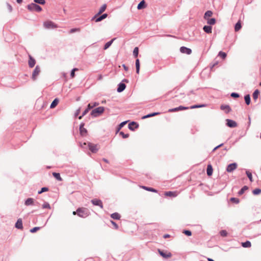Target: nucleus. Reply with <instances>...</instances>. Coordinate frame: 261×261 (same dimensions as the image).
<instances>
[{
  "mask_svg": "<svg viewBox=\"0 0 261 261\" xmlns=\"http://www.w3.org/2000/svg\"><path fill=\"white\" fill-rule=\"evenodd\" d=\"M230 201L232 202H234L235 203H239V199L238 198H234V197H232L230 198Z\"/></svg>",
  "mask_w": 261,
  "mask_h": 261,
  "instance_id": "49",
  "label": "nucleus"
},
{
  "mask_svg": "<svg viewBox=\"0 0 261 261\" xmlns=\"http://www.w3.org/2000/svg\"><path fill=\"white\" fill-rule=\"evenodd\" d=\"M97 15H95L94 17H93V18L92 19V20H94L96 22L100 21L102 20L105 19L108 16V15L106 13L103 14L102 15H101L100 16H99L98 17H96Z\"/></svg>",
  "mask_w": 261,
  "mask_h": 261,
  "instance_id": "10",
  "label": "nucleus"
},
{
  "mask_svg": "<svg viewBox=\"0 0 261 261\" xmlns=\"http://www.w3.org/2000/svg\"><path fill=\"white\" fill-rule=\"evenodd\" d=\"M59 103V100L57 98H55L51 102L50 108L51 109L54 108Z\"/></svg>",
  "mask_w": 261,
  "mask_h": 261,
  "instance_id": "26",
  "label": "nucleus"
},
{
  "mask_svg": "<svg viewBox=\"0 0 261 261\" xmlns=\"http://www.w3.org/2000/svg\"><path fill=\"white\" fill-rule=\"evenodd\" d=\"M220 233L221 236L222 237H226L227 234V231L225 230H221L220 231Z\"/></svg>",
  "mask_w": 261,
  "mask_h": 261,
  "instance_id": "53",
  "label": "nucleus"
},
{
  "mask_svg": "<svg viewBox=\"0 0 261 261\" xmlns=\"http://www.w3.org/2000/svg\"><path fill=\"white\" fill-rule=\"evenodd\" d=\"M259 94V91L258 89H256L254 91L253 93V98L255 100L257 99Z\"/></svg>",
  "mask_w": 261,
  "mask_h": 261,
  "instance_id": "31",
  "label": "nucleus"
},
{
  "mask_svg": "<svg viewBox=\"0 0 261 261\" xmlns=\"http://www.w3.org/2000/svg\"><path fill=\"white\" fill-rule=\"evenodd\" d=\"M40 72V68L38 65H37L34 69L33 73L32 78L33 80L35 81L36 80L37 76L39 74Z\"/></svg>",
  "mask_w": 261,
  "mask_h": 261,
  "instance_id": "6",
  "label": "nucleus"
},
{
  "mask_svg": "<svg viewBox=\"0 0 261 261\" xmlns=\"http://www.w3.org/2000/svg\"><path fill=\"white\" fill-rule=\"evenodd\" d=\"M123 67L125 70H128V67L126 66L124 64L123 65Z\"/></svg>",
  "mask_w": 261,
  "mask_h": 261,
  "instance_id": "61",
  "label": "nucleus"
},
{
  "mask_svg": "<svg viewBox=\"0 0 261 261\" xmlns=\"http://www.w3.org/2000/svg\"><path fill=\"white\" fill-rule=\"evenodd\" d=\"M145 2L144 1H142L138 5L137 8L138 9L140 10L142 9L143 8L145 7Z\"/></svg>",
  "mask_w": 261,
  "mask_h": 261,
  "instance_id": "39",
  "label": "nucleus"
},
{
  "mask_svg": "<svg viewBox=\"0 0 261 261\" xmlns=\"http://www.w3.org/2000/svg\"><path fill=\"white\" fill-rule=\"evenodd\" d=\"M204 107V105H193L192 106H191L190 108L191 109H195V108H201V107Z\"/></svg>",
  "mask_w": 261,
  "mask_h": 261,
  "instance_id": "51",
  "label": "nucleus"
},
{
  "mask_svg": "<svg viewBox=\"0 0 261 261\" xmlns=\"http://www.w3.org/2000/svg\"><path fill=\"white\" fill-rule=\"evenodd\" d=\"M48 191V188H47V187H43V188H41L40 191H39L38 192V193L39 194H40L42 193L43 192H46V191Z\"/></svg>",
  "mask_w": 261,
  "mask_h": 261,
  "instance_id": "46",
  "label": "nucleus"
},
{
  "mask_svg": "<svg viewBox=\"0 0 261 261\" xmlns=\"http://www.w3.org/2000/svg\"><path fill=\"white\" fill-rule=\"evenodd\" d=\"M43 25L47 29H53L58 28V25L56 24L50 20L44 22Z\"/></svg>",
  "mask_w": 261,
  "mask_h": 261,
  "instance_id": "4",
  "label": "nucleus"
},
{
  "mask_svg": "<svg viewBox=\"0 0 261 261\" xmlns=\"http://www.w3.org/2000/svg\"><path fill=\"white\" fill-rule=\"evenodd\" d=\"M40 228L39 227H35L30 230V232L32 233L35 232L36 231L39 230Z\"/></svg>",
  "mask_w": 261,
  "mask_h": 261,
  "instance_id": "52",
  "label": "nucleus"
},
{
  "mask_svg": "<svg viewBox=\"0 0 261 261\" xmlns=\"http://www.w3.org/2000/svg\"><path fill=\"white\" fill-rule=\"evenodd\" d=\"M160 254L163 257L167 258L170 257L172 256V254L170 252L165 253L160 249L158 250Z\"/></svg>",
  "mask_w": 261,
  "mask_h": 261,
  "instance_id": "15",
  "label": "nucleus"
},
{
  "mask_svg": "<svg viewBox=\"0 0 261 261\" xmlns=\"http://www.w3.org/2000/svg\"><path fill=\"white\" fill-rule=\"evenodd\" d=\"M139 127L138 124H137L135 122H132L128 124V128L130 130H134L135 128H137Z\"/></svg>",
  "mask_w": 261,
  "mask_h": 261,
  "instance_id": "17",
  "label": "nucleus"
},
{
  "mask_svg": "<svg viewBox=\"0 0 261 261\" xmlns=\"http://www.w3.org/2000/svg\"><path fill=\"white\" fill-rule=\"evenodd\" d=\"M105 109L103 107H99L93 109L91 112V115L93 117H96L104 112Z\"/></svg>",
  "mask_w": 261,
  "mask_h": 261,
  "instance_id": "2",
  "label": "nucleus"
},
{
  "mask_svg": "<svg viewBox=\"0 0 261 261\" xmlns=\"http://www.w3.org/2000/svg\"><path fill=\"white\" fill-rule=\"evenodd\" d=\"M213 15V12L212 11H210V10H208V11H207L205 14H204V19H207V17H211L212 16V15Z\"/></svg>",
  "mask_w": 261,
  "mask_h": 261,
  "instance_id": "29",
  "label": "nucleus"
},
{
  "mask_svg": "<svg viewBox=\"0 0 261 261\" xmlns=\"http://www.w3.org/2000/svg\"><path fill=\"white\" fill-rule=\"evenodd\" d=\"M203 29L205 33L210 34L212 33V27L210 25H205Z\"/></svg>",
  "mask_w": 261,
  "mask_h": 261,
  "instance_id": "23",
  "label": "nucleus"
},
{
  "mask_svg": "<svg viewBox=\"0 0 261 261\" xmlns=\"http://www.w3.org/2000/svg\"><path fill=\"white\" fill-rule=\"evenodd\" d=\"M79 69L76 68H74L73 69H72L71 73H70V76L71 78H73L75 76V73L74 72L76 71H78Z\"/></svg>",
  "mask_w": 261,
  "mask_h": 261,
  "instance_id": "44",
  "label": "nucleus"
},
{
  "mask_svg": "<svg viewBox=\"0 0 261 261\" xmlns=\"http://www.w3.org/2000/svg\"><path fill=\"white\" fill-rule=\"evenodd\" d=\"M245 102L247 105L250 103V97L249 94L246 95L244 97Z\"/></svg>",
  "mask_w": 261,
  "mask_h": 261,
  "instance_id": "38",
  "label": "nucleus"
},
{
  "mask_svg": "<svg viewBox=\"0 0 261 261\" xmlns=\"http://www.w3.org/2000/svg\"><path fill=\"white\" fill-rule=\"evenodd\" d=\"M169 237H170V235L169 234H165L164 236V238H169Z\"/></svg>",
  "mask_w": 261,
  "mask_h": 261,
  "instance_id": "64",
  "label": "nucleus"
},
{
  "mask_svg": "<svg viewBox=\"0 0 261 261\" xmlns=\"http://www.w3.org/2000/svg\"><path fill=\"white\" fill-rule=\"evenodd\" d=\"M226 121L227 122L226 125L228 127L233 128V127H236L237 126V123L235 121L231 120V119H227L226 120Z\"/></svg>",
  "mask_w": 261,
  "mask_h": 261,
  "instance_id": "9",
  "label": "nucleus"
},
{
  "mask_svg": "<svg viewBox=\"0 0 261 261\" xmlns=\"http://www.w3.org/2000/svg\"><path fill=\"white\" fill-rule=\"evenodd\" d=\"M42 208H48V209H50V206L49 205V204L48 203V202H44L43 205H42Z\"/></svg>",
  "mask_w": 261,
  "mask_h": 261,
  "instance_id": "47",
  "label": "nucleus"
},
{
  "mask_svg": "<svg viewBox=\"0 0 261 261\" xmlns=\"http://www.w3.org/2000/svg\"><path fill=\"white\" fill-rule=\"evenodd\" d=\"M88 147L89 149L93 153L96 152L98 150L97 145L93 144L91 143H88Z\"/></svg>",
  "mask_w": 261,
  "mask_h": 261,
  "instance_id": "12",
  "label": "nucleus"
},
{
  "mask_svg": "<svg viewBox=\"0 0 261 261\" xmlns=\"http://www.w3.org/2000/svg\"><path fill=\"white\" fill-rule=\"evenodd\" d=\"M28 9L30 11L40 12L42 8L35 3H31L27 6Z\"/></svg>",
  "mask_w": 261,
  "mask_h": 261,
  "instance_id": "3",
  "label": "nucleus"
},
{
  "mask_svg": "<svg viewBox=\"0 0 261 261\" xmlns=\"http://www.w3.org/2000/svg\"><path fill=\"white\" fill-rule=\"evenodd\" d=\"M248 189L247 186H244L238 192V194L239 195H242L245 191H246Z\"/></svg>",
  "mask_w": 261,
  "mask_h": 261,
  "instance_id": "34",
  "label": "nucleus"
},
{
  "mask_svg": "<svg viewBox=\"0 0 261 261\" xmlns=\"http://www.w3.org/2000/svg\"><path fill=\"white\" fill-rule=\"evenodd\" d=\"M139 54V48L138 47H135L133 50V55L135 57H137Z\"/></svg>",
  "mask_w": 261,
  "mask_h": 261,
  "instance_id": "42",
  "label": "nucleus"
},
{
  "mask_svg": "<svg viewBox=\"0 0 261 261\" xmlns=\"http://www.w3.org/2000/svg\"><path fill=\"white\" fill-rule=\"evenodd\" d=\"M218 56L220 57L223 59H225L227 56V55L225 53L220 51L218 54Z\"/></svg>",
  "mask_w": 261,
  "mask_h": 261,
  "instance_id": "40",
  "label": "nucleus"
},
{
  "mask_svg": "<svg viewBox=\"0 0 261 261\" xmlns=\"http://www.w3.org/2000/svg\"><path fill=\"white\" fill-rule=\"evenodd\" d=\"M8 9H9V11L10 12H11L12 11V6L8 4Z\"/></svg>",
  "mask_w": 261,
  "mask_h": 261,
  "instance_id": "60",
  "label": "nucleus"
},
{
  "mask_svg": "<svg viewBox=\"0 0 261 261\" xmlns=\"http://www.w3.org/2000/svg\"><path fill=\"white\" fill-rule=\"evenodd\" d=\"M213 167L211 165L209 164L207 165V170H206V173L208 176H211L212 175L213 173Z\"/></svg>",
  "mask_w": 261,
  "mask_h": 261,
  "instance_id": "22",
  "label": "nucleus"
},
{
  "mask_svg": "<svg viewBox=\"0 0 261 261\" xmlns=\"http://www.w3.org/2000/svg\"><path fill=\"white\" fill-rule=\"evenodd\" d=\"M120 135L122 136L123 138H127L129 136V135L128 134H124L123 132H121L120 133Z\"/></svg>",
  "mask_w": 261,
  "mask_h": 261,
  "instance_id": "55",
  "label": "nucleus"
},
{
  "mask_svg": "<svg viewBox=\"0 0 261 261\" xmlns=\"http://www.w3.org/2000/svg\"><path fill=\"white\" fill-rule=\"evenodd\" d=\"M106 4H104L100 8L99 10V12L98 13H97V15H99L100 14V13H102L103 12H104L106 9Z\"/></svg>",
  "mask_w": 261,
  "mask_h": 261,
  "instance_id": "41",
  "label": "nucleus"
},
{
  "mask_svg": "<svg viewBox=\"0 0 261 261\" xmlns=\"http://www.w3.org/2000/svg\"><path fill=\"white\" fill-rule=\"evenodd\" d=\"M102 75L99 74V75H98V80H102Z\"/></svg>",
  "mask_w": 261,
  "mask_h": 261,
  "instance_id": "62",
  "label": "nucleus"
},
{
  "mask_svg": "<svg viewBox=\"0 0 261 261\" xmlns=\"http://www.w3.org/2000/svg\"><path fill=\"white\" fill-rule=\"evenodd\" d=\"M125 88H126V85L124 84H123V83H120L118 85V87L117 90V92H121L123 90H124Z\"/></svg>",
  "mask_w": 261,
  "mask_h": 261,
  "instance_id": "20",
  "label": "nucleus"
},
{
  "mask_svg": "<svg viewBox=\"0 0 261 261\" xmlns=\"http://www.w3.org/2000/svg\"><path fill=\"white\" fill-rule=\"evenodd\" d=\"M102 160H103L105 162H106V163H109L108 160L107 159H106L103 158V159H102Z\"/></svg>",
  "mask_w": 261,
  "mask_h": 261,
  "instance_id": "63",
  "label": "nucleus"
},
{
  "mask_svg": "<svg viewBox=\"0 0 261 261\" xmlns=\"http://www.w3.org/2000/svg\"><path fill=\"white\" fill-rule=\"evenodd\" d=\"M111 223H112V224H113V225L115 227V228L116 229H118V225L115 222H114L113 221H111Z\"/></svg>",
  "mask_w": 261,
  "mask_h": 261,
  "instance_id": "58",
  "label": "nucleus"
},
{
  "mask_svg": "<svg viewBox=\"0 0 261 261\" xmlns=\"http://www.w3.org/2000/svg\"><path fill=\"white\" fill-rule=\"evenodd\" d=\"M34 203V199L32 198H29L25 201V205L28 206L32 205Z\"/></svg>",
  "mask_w": 261,
  "mask_h": 261,
  "instance_id": "24",
  "label": "nucleus"
},
{
  "mask_svg": "<svg viewBox=\"0 0 261 261\" xmlns=\"http://www.w3.org/2000/svg\"><path fill=\"white\" fill-rule=\"evenodd\" d=\"M231 96L234 98H238L239 97V94L237 93H232L231 94Z\"/></svg>",
  "mask_w": 261,
  "mask_h": 261,
  "instance_id": "57",
  "label": "nucleus"
},
{
  "mask_svg": "<svg viewBox=\"0 0 261 261\" xmlns=\"http://www.w3.org/2000/svg\"><path fill=\"white\" fill-rule=\"evenodd\" d=\"M136 72L139 74L140 71V62L139 60L137 59L136 60Z\"/></svg>",
  "mask_w": 261,
  "mask_h": 261,
  "instance_id": "30",
  "label": "nucleus"
},
{
  "mask_svg": "<svg viewBox=\"0 0 261 261\" xmlns=\"http://www.w3.org/2000/svg\"><path fill=\"white\" fill-rule=\"evenodd\" d=\"M34 2L37 4L44 5L45 4V0H34Z\"/></svg>",
  "mask_w": 261,
  "mask_h": 261,
  "instance_id": "48",
  "label": "nucleus"
},
{
  "mask_svg": "<svg viewBox=\"0 0 261 261\" xmlns=\"http://www.w3.org/2000/svg\"><path fill=\"white\" fill-rule=\"evenodd\" d=\"M15 227L18 229H22L23 225L21 219L19 218L17 220L15 223Z\"/></svg>",
  "mask_w": 261,
  "mask_h": 261,
  "instance_id": "18",
  "label": "nucleus"
},
{
  "mask_svg": "<svg viewBox=\"0 0 261 261\" xmlns=\"http://www.w3.org/2000/svg\"><path fill=\"white\" fill-rule=\"evenodd\" d=\"M91 202L92 203V204L94 205H97V206H99V207H100L101 208H103V204H102V201L99 200V199H93L91 200Z\"/></svg>",
  "mask_w": 261,
  "mask_h": 261,
  "instance_id": "13",
  "label": "nucleus"
},
{
  "mask_svg": "<svg viewBox=\"0 0 261 261\" xmlns=\"http://www.w3.org/2000/svg\"><path fill=\"white\" fill-rule=\"evenodd\" d=\"M99 105L98 102H95L93 103H89L88 105V108L83 112L82 115L79 117V119H81L82 117L85 116L89 111L93 108V107L97 106Z\"/></svg>",
  "mask_w": 261,
  "mask_h": 261,
  "instance_id": "5",
  "label": "nucleus"
},
{
  "mask_svg": "<svg viewBox=\"0 0 261 261\" xmlns=\"http://www.w3.org/2000/svg\"><path fill=\"white\" fill-rule=\"evenodd\" d=\"M207 20V23L210 25H213L216 23V19L214 18H208Z\"/></svg>",
  "mask_w": 261,
  "mask_h": 261,
  "instance_id": "37",
  "label": "nucleus"
},
{
  "mask_svg": "<svg viewBox=\"0 0 261 261\" xmlns=\"http://www.w3.org/2000/svg\"><path fill=\"white\" fill-rule=\"evenodd\" d=\"M53 175L59 181H61L62 180L60 173L53 172Z\"/></svg>",
  "mask_w": 261,
  "mask_h": 261,
  "instance_id": "32",
  "label": "nucleus"
},
{
  "mask_svg": "<svg viewBox=\"0 0 261 261\" xmlns=\"http://www.w3.org/2000/svg\"><path fill=\"white\" fill-rule=\"evenodd\" d=\"M28 63L29 66L30 68H33L36 64L35 60L31 55H29V60Z\"/></svg>",
  "mask_w": 261,
  "mask_h": 261,
  "instance_id": "16",
  "label": "nucleus"
},
{
  "mask_svg": "<svg viewBox=\"0 0 261 261\" xmlns=\"http://www.w3.org/2000/svg\"><path fill=\"white\" fill-rule=\"evenodd\" d=\"M180 51L183 54L187 55H190L192 53V50L188 47L182 46L180 48Z\"/></svg>",
  "mask_w": 261,
  "mask_h": 261,
  "instance_id": "14",
  "label": "nucleus"
},
{
  "mask_svg": "<svg viewBox=\"0 0 261 261\" xmlns=\"http://www.w3.org/2000/svg\"><path fill=\"white\" fill-rule=\"evenodd\" d=\"M126 121L121 122L118 126L117 131H119L126 123Z\"/></svg>",
  "mask_w": 261,
  "mask_h": 261,
  "instance_id": "50",
  "label": "nucleus"
},
{
  "mask_svg": "<svg viewBox=\"0 0 261 261\" xmlns=\"http://www.w3.org/2000/svg\"><path fill=\"white\" fill-rule=\"evenodd\" d=\"M252 193L254 195H258L261 193V189L256 188L253 190Z\"/></svg>",
  "mask_w": 261,
  "mask_h": 261,
  "instance_id": "43",
  "label": "nucleus"
},
{
  "mask_svg": "<svg viewBox=\"0 0 261 261\" xmlns=\"http://www.w3.org/2000/svg\"><path fill=\"white\" fill-rule=\"evenodd\" d=\"M237 168V164L236 163L229 164L226 168V171L232 172Z\"/></svg>",
  "mask_w": 261,
  "mask_h": 261,
  "instance_id": "7",
  "label": "nucleus"
},
{
  "mask_svg": "<svg viewBox=\"0 0 261 261\" xmlns=\"http://www.w3.org/2000/svg\"><path fill=\"white\" fill-rule=\"evenodd\" d=\"M89 211L86 208H79L76 211L73 212V215L77 214L79 217L82 218H86L89 215Z\"/></svg>",
  "mask_w": 261,
  "mask_h": 261,
  "instance_id": "1",
  "label": "nucleus"
},
{
  "mask_svg": "<svg viewBox=\"0 0 261 261\" xmlns=\"http://www.w3.org/2000/svg\"><path fill=\"white\" fill-rule=\"evenodd\" d=\"M85 123L82 122L80 125V133L82 136H85L87 134V129L84 128Z\"/></svg>",
  "mask_w": 261,
  "mask_h": 261,
  "instance_id": "8",
  "label": "nucleus"
},
{
  "mask_svg": "<svg viewBox=\"0 0 261 261\" xmlns=\"http://www.w3.org/2000/svg\"><path fill=\"white\" fill-rule=\"evenodd\" d=\"M188 109H189V107H184V106H179L178 107L169 109V112H176V111H182V110H188Z\"/></svg>",
  "mask_w": 261,
  "mask_h": 261,
  "instance_id": "11",
  "label": "nucleus"
},
{
  "mask_svg": "<svg viewBox=\"0 0 261 261\" xmlns=\"http://www.w3.org/2000/svg\"><path fill=\"white\" fill-rule=\"evenodd\" d=\"M80 113V109H79L76 110L75 113V116H77Z\"/></svg>",
  "mask_w": 261,
  "mask_h": 261,
  "instance_id": "59",
  "label": "nucleus"
},
{
  "mask_svg": "<svg viewBox=\"0 0 261 261\" xmlns=\"http://www.w3.org/2000/svg\"><path fill=\"white\" fill-rule=\"evenodd\" d=\"M246 174L248 177L249 178L250 181H252V176L251 173L249 171H246Z\"/></svg>",
  "mask_w": 261,
  "mask_h": 261,
  "instance_id": "45",
  "label": "nucleus"
},
{
  "mask_svg": "<svg viewBox=\"0 0 261 261\" xmlns=\"http://www.w3.org/2000/svg\"><path fill=\"white\" fill-rule=\"evenodd\" d=\"M142 188L147 190V191H150V192H155V193H156L157 192V190H156L155 189H153L152 188H150V187H145V186H142Z\"/></svg>",
  "mask_w": 261,
  "mask_h": 261,
  "instance_id": "36",
  "label": "nucleus"
},
{
  "mask_svg": "<svg viewBox=\"0 0 261 261\" xmlns=\"http://www.w3.org/2000/svg\"><path fill=\"white\" fill-rule=\"evenodd\" d=\"M115 39H112L111 41L107 42L105 44V46H104V47H103V49H108L112 44V43H113L114 40Z\"/></svg>",
  "mask_w": 261,
  "mask_h": 261,
  "instance_id": "35",
  "label": "nucleus"
},
{
  "mask_svg": "<svg viewBox=\"0 0 261 261\" xmlns=\"http://www.w3.org/2000/svg\"><path fill=\"white\" fill-rule=\"evenodd\" d=\"M165 195L167 196H170V197H176L177 196V193L176 191H168L166 192L165 193Z\"/></svg>",
  "mask_w": 261,
  "mask_h": 261,
  "instance_id": "19",
  "label": "nucleus"
},
{
  "mask_svg": "<svg viewBox=\"0 0 261 261\" xmlns=\"http://www.w3.org/2000/svg\"><path fill=\"white\" fill-rule=\"evenodd\" d=\"M111 217L112 218L115 220H119L120 218V215L118 213L112 214Z\"/></svg>",
  "mask_w": 261,
  "mask_h": 261,
  "instance_id": "25",
  "label": "nucleus"
},
{
  "mask_svg": "<svg viewBox=\"0 0 261 261\" xmlns=\"http://www.w3.org/2000/svg\"><path fill=\"white\" fill-rule=\"evenodd\" d=\"M80 31V29L79 28H74V29H72L70 30L69 31V33H73L75 32H79Z\"/></svg>",
  "mask_w": 261,
  "mask_h": 261,
  "instance_id": "56",
  "label": "nucleus"
},
{
  "mask_svg": "<svg viewBox=\"0 0 261 261\" xmlns=\"http://www.w3.org/2000/svg\"><path fill=\"white\" fill-rule=\"evenodd\" d=\"M220 108L222 110L225 111L227 113L231 111L230 107L228 105H221Z\"/></svg>",
  "mask_w": 261,
  "mask_h": 261,
  "instance_id": "21",
  "label": "nucleus"
},
{
  "mask_svg": "<svg viewBox=\"0 0 261 261\" xmlns=\"http://www.w3.org/2000/svg\"><path fill=\"white\" fill-rule=\"evenodd\" d=\"M242 25L240 21H239L235 25L234 30L236 32L239 31L241 29Z\"/></svg>",
  "mask_w": 261,
  "mask_h": 261,
  "instance_id": "27",
  "label": "nucleus"
},
{
  "mask_svg": "<svg viewBox=\"0 0 261 261\" xmlns=\"http://www.w3.org/2000/svg\"><path fill=\"white\" fill-rule=\"evenodd\" d=\"M242 246L244 248H249L251 246V242L249 241H247L245 242L242 243Z\"/></svg>",
  "mask_w": 261,
  "mask_h": 261,
  "instance_id": "28",
  "label": "nucleus"
},
{
  "mask_svg": "<svg viewBox=\"0 0 261 261\" xmlns=\"http://www.w3.org/2000/svg\"><path fill=\"white\" fill-rule=\"evenodd\" d=\"M183 233L188 236H191L192 235L191 231L190 230H185L184 231Z\"/></svg>",
  "mask_w": 261,
  "mask_h": 261,
  "instance_id": "54",
  "label": "nucleus"
},
{
  "mask_svg": "<svg viewBox=\"0 0 261 261\" xmlns=\"http://www.w3.org/2000/svg\"><path fill=\"white\" fill-rule=\"evenodd\" d=\"M159 114H160V113H158V112L150 113V114H148L147 115L144 116L142 117V119H145V118H149V117H150L154 116H155L156 115H158Z\"/></svg>",
  "mask_w": 261,
  "mask_h": 261,
  "instance_id": "33",
  "label": "nucleus"
}]
</instances>
